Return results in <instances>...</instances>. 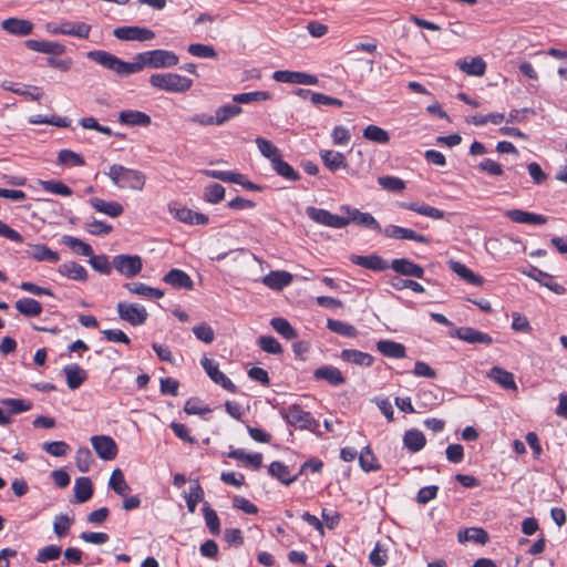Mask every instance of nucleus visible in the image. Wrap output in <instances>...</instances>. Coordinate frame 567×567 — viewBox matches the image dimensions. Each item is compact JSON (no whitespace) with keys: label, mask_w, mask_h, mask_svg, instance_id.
<instances>
[{"label":"nucleus","mask_w":567,"mask_h":567,"mask_svg":"<svg viewBox=\"0 0 567 567\" xmlns=\"http://www.w3.org/2000/svg\"><path fill=\"white\" fill-rule=\"evenodd\" d=\"M113 34L123 41H150L155 38V33L151 29L136 25L118 27L114 29Z\"/></svg>","instance_id":"obj_11"},{"label":"nucleus","mask_w":567,"mask_h":567,"mask_svg":"<svg viewBox=\"0 0 567 567\" xmlns=\"http://www.w3.org/2000/svg\"><path fill=\"white\" fill-rule=\"evenodd\" d=\"M113 267L124 277L132 278L143 268L142 258L137 255H117L113 257Z\"/></svg>","instance_id":"obj_8"},{"label":"nucleus","mask_w":567,"mask_h":567,"mask_svg":"<svg viewBox=\"0 0 567 567\" xmlns=\"http://www.w3.org/2000/svg\"><path fill=\"white\" fill-rule=\"evenodd\" d=\"M271 167L279 176L287 181L296 182L300 179L299 173L281 157L276 158L274 163H271Z\"/></svg>","instance_id":"obj_47"},{"label":"nucleus","mask_w":567,"mask_h":567,"mask_svg":"<svg viewBox=\"0 0 567 567\" xmlns=\"http://www.w3.org/2000/svg\"><path fill=\"white\" fill-rule=\"evenodd\" d=\"M200 174L205 175L206 177L219 179L225 183H234L241 185L244 188L248 190H256L260 192L262 188L261 186L246 179V177L237 172L231 171H218V169H202Z\"/></svg>","instance_id":"obj_7"},{"label":"nucleus","mask_w":567,"mask_h":567,"mask_svg":"<svg viewBox=\"0 0 567 567\" xmlns=\"http://www.w3.org/2000/svg\"><path fill=\"white\" fill-rule=\"evenodd\" d=\"M91 443L100 458L111 461L116 457L117 445L111 436L95 435L91 437Z\"/></svg>","instance_id":"obj_14"},{"label":"nucleus","mask_w":567,"mask_h":567,"mask_svg":"<svg viewBox=\"0 0 567 567\" xmlns=\"http://www.w3.org/2000/svg\"><path fill=\"white\" fill-rule=\"evenodd\" d=\"M255 143L264 157L274 163L276 158L281 157L279 148L269 140L257 137Z\"/></svg>","instance_id":"obj_51"},{"label":"nucleus","mask_w":567,"mask_h":567,"mask_svg":"<svg viewBox=\"0 0 567 567\" xmlns=\"http://www.w3.org/2000/svg\"><path fill=\"white\" fill-rule=\"evenodd\" d=\"M16 309L25 317H38L42 312V305L33 298H21L16 302Z\"/></svg>","instance_id":"obj_42"},{"label":"nucleus","mask_w":567,"mask_h":567,"mask_svg":"<svg viewBox=\"0 0 567 567\" xmlns=\"http://www.w3.org/2000/svg\"><path fill=\"white\" fill-rule=\"evenodd\" d=\"M62 548L58 545H49L38 550L35 560L40 564L55 560L60 557Z\"/></svg>","instance_id":"obj_63"},{"label":"nucleus","mask_w":567,"mask_h":567,"mask_svg":"<svg viewBox=\"0 0 567 567\" xmlns=\"http://www.w3.org/2000/svg\"><path fill=\"white\" fill-rule=\"evenodd\" d=\"M187 51L189 54L196 58L214 59L217 56V52L214 47L202 43L189 44Z\"/></svg>","instance_id":"obj_62"},{"label":"nucleus","mask_w":567,"mask_h":567,"mask_svg":"<svg viewBox=\"0 0 567 567\" xmlns=\"http://www.w3.org/2000/svg\"><path fill=\"white\" fill-rule=\"evenodd\" d=\"M203 515L205 518V523L209 532L217 536L220 533V522L216 514V512L209 506V504L205 503L203 506Z\"/></svg>","instance_id":"obj_58"},{"label":"nucleus","mask_w":567,"mask_h":567,"mask_svg":"<svg viewBox=\"0 0 567 567\" xmlns=\"http://www.w3.org/2000/svg\"><path fill=\"white\" fill-rule=\"evenodd\" d=\"M25 45L28 49L34 52L52 55H62L66 51L65 45L56 41H42L30 39L25 41Z\"/></svg>","instance_id":"obj_17"},{"label":"nucleus","mask_w":567,"mask_h":567,"mask_svg":"<svg viewBox=\"0 0 567 567\" xmlns=\"http://www.w3.org/2000/svg\"><path fill=\"white\" fill-rule=\"evenodd\" d=\"M150 84L164 92L185 93L193 86V80L177 73H155L150 76Z\"/></svg>","instance_id":"obj_3"},{"label":"nucleus","mask_w":567,"mask_h":567,"mask_svg":"<svg viewBox=\"0 0 567 567\" xmlns=\"http://www.w3.org/2000/svg\"><path fill=\"white\" fill-rule=\"evenodd\" d=\"M340 210L347 214L346 219L349 220V224L354 223L358 226L369 228L377 233L382 231L380 223L370 213L360 212L349 205L340 206Z\"/></svg>","instance_id":"obj_9"},{"label":"nucleus","mask_w":567,"mask_h":567,"mask_svg":"<svg viewBox=\"0 0 567 567\" xmlns=\"http://www.w3.org/2000/svg\"><path fill=\"white\" fill-rule=\"evenodd\" d=\"M381 233H383L385 237L393 239H408L422 244H429L430 241L426 236L419 234L413 229L396 225H388Z\"/></svg>","instance_id":"obj_15"},{"label":"nucleus","mask_w":567,"mask_h":567,"mask_svg":"<svg viewBox=\"0 0 567 567\" xmlns=\"http://www.w3.org/2000/svg\"><path fill=\"white\" fill-rule=\"evenodd\" d=\"M118 122L126 126H142L147 127L152 123L148 114L136 110H124L118 114Z\"/></svg>","instance_id":"obj_18"},{"label":"nucleus","mask_w":567,"mask_h":567,"mask_svg":"<svg viewBox=\"0 0 567 567\" xmlns=\"http://www.w3.org/2000/svg\"><path fill=\"white\" fill-rule=\"evenodd\" d=\"M62 243L68 246L71 250H73L74 252H78L82 256H85V257H91L93 255V249L92 247L84 243L83 240L76 238V237H73V236H63L62 238Z\"/></svg>","instance_id":"obj_53"},{"label":"nucleus","mask_w":567,"mask_h":567,"mask_svg":"<svg viewBox=\"0 0 567 567\" xmlns=\"http://www.w3.org/2000/svg\"><path fill=\"white\" fill-rule=\"evenodd\" d=\"M272 79L280 83L290 84H302V85H316L318 84V78L313 74L299 71L279 70L275 71Z\"/></svg>","instance_id":"obj_12"},{"label":"nucleus","mask_w":567,"mask_h":567,"mask_svg":"<svg viewBox=\"0 0 567 567\" xmlns=\"http://www.w3.org/2000/svg\"><path fill=\"white\" fill-rule=\"evenodd\" d=\"M200 364L213 382L231 393L237 392V386L227 375L219 371L217 362L204 355L200 360Z\"/></svg>","instance_id":"obj_10"},{"label":"nucleus","mask_w":567,"mask_h":567,"mask_svg":"<svg viewBox=\"0 0 567 567\" xmlns=\"http://www.w3.org/2000/svg\"><path fill=\"white\" fill-rule=\"evenodd\" d=\"M268 472L271 476L279 480L286 486H289L296 482L299 476V474L290 475L289 467L279 461L272 462L268 467Z\"/></svg>","instance_id":"obj_36"},{"label":"nucleus","mask_w":567,"mask_h":567,"mask_svg":"<svg viewBox=\"0 0 567 567\" xmlns=\"http://www.w3.org/2000/svg\"><path fill=\"white\" fill-rule=\"evenodd\" d=\"M62 34L72 35L80 39H87L91 32V25L84 22H61Z\"/></svg>","instance_id":"obj_39"},{"label":"nucleus","mask_w":567,"mask_h":567,"mask_svg":"<svg viewBox=\"0 0 567 567\" xmlns=\"http://www.w3.org/2000/svg\"><path fill=\"white\" fill-rule=\"evenodd\" d=\"M90 204L94 209L110 217H117L123 213V206L117 202H106L95 197L90 199Z\"/></svg>","instance_id":"obj_41"},{"label":"nucleus","mask_w":567,"mask_h":567,"mask_svg":"<svg viewBox=\"0 0 567 567\" xmlns=\"http://www.w3.org/2000/svg\"><path fill=\"white\" fill-rule=\"evenodd\" d=\"M449 267L461 279H463L464 281H466L470 285L480 287L484 284V278L482 276L475 274L473 270H471L468 267H466L464 264H462L460 261L450 260Z\"/></svg>","instance_id":"obj_24"},{"label":"nucleus","mask_w":567,"mask_h":567,"mask_svg":"<svg viewBox=\"0 0 567 567\" xmlns=\"http://www.w3.org/2000/svg\"><path fill=\"white\" fill-rule=\"evenodd\" d=\"M426 443L424 434L415 429L408 430L403 436L404 446L412 453L421 451Z\"/></svg>","instance_id":"obj_38"},{"label":"nucleus","mask_w":567,"mask_h":567,"mask_svg":"<svg viewBox=\"0 0 567 567\" xmlns=\"http://www.w3.org/2000/svg\"><path fill=\"white\" fill-rule=\"evenodd\" d=\"M457 65L464 73L474 76H482L486 70V63L480 56L473 58L471 61H458Z\"/></svg>","instance_id":"obj_44"},{"label":"nucleus","mask_w":567,"mask_h":567,"mask_svg":"<svg viewBox=\"0 0 567 567\" xmlns=\"http://www.w3.org/2000/svg\"><path fill=\"white\" fill-rule=\"evenodd\" d=\"M228 457L239 460L246 465H251L254 470H259L262 464V455L260 453L248 454L241 449L230 451Z\"/></svg>","instance_id":"obj_46"},{"label":"nucleus","mask_w":567,"mask_h":567,"mask_svg":"<svg viewBox=\"0 0 567 567\" xmlns=\"http://www.w3.org/2000/svg\"><path fill=\"white\" fill-rule=\"evenodd\" d=\"M320 157L323 165L331 172H337L348 166L342 153L332 150L320 151Z\"/></svg>","instance_id":"obj_30"},{"label":"nucleus","mask_w":567,"mask_h":567,"mask_svg":"<svg viewBox=\"0 0 567 567\" xmlns=\"http://www.w3.org/2000/svg\"><path fill=\"white\" fill-rule=\"evenodd\" d=\"M163 281L171 285L175 289H193L194 282L192 278L181 269H171L164 277Z\"/></svg>","instance_id":"obj_27"},{"label":"nucleus","mask_w":567,"mask_h":567,"mask_svg":"<svg viewBox=\"0 0 567 567\" xmlns=\"http://www.w3.org/2000/svg\"><path fill=\"white\" fill-rule=\"evenodd\" d=\"M73 523H74L73 517H70L65 514L56 515L53 520V532H54L55 536L58 538L65 537L69 534L70 528L72 527Z\"/></svg>","instance_id":"obj_54"},{"label":"nucleus","mask_w":567,"mask_h":567,"mask_svg":"<svg viewBox=\"0 0 567 567\" xmlns=\"http://www.w3.org/2000/svg\"><path fill=\"white\" fill-rule=\"evenodd\" d=\"M116 311L121 320L128 322L133 327L142 326L147 320L148 313L144 306L120 301Z\"/></svg>","instance_id":"obj_6"},{"label":"nucleus","mask_w":567,"mask_h":567,"mask_svg":"<svg viewBox=\"0 0 567 567\" xmlns=\"http://www.w3.org/2000/svg\"><path fill=\"white\" fill-rule=\"evenodd\" d=\"M505 215L517 224L543 225L547 221L546 217L543 215L522 209H509L506 210Z\"/></svg>","instance_id":"obj_22"},{"label":"nucleus","mask_w":567,"mask_h":567,"mask_svg":"<svg viewBox=\"0 0 567 567\" xmlns=\"http://www.w3.org/2000/svg\"><path fill=\"white\" fill-rule=\"evenodd\" d=\"M282 419L292 426H298L302 430H315L318 426V421L315 420L310 412L305 411L298 404H291L280 411Z\"/></svg>","instance_id":"obj_4"},{"label":"nucleus","mask_w":567,"mask_h":567,"mask_svg":"<svg viewBox=\"0 0 567 567\" xmlns=\"http://www.w3.org/2000/svg\"><path fill=\"white\" fill-rule=\"evenodd\" d=\"M487 377L496 382L504 390L517 391V384L514 379V374L499 367H493Z\"/></svg>","instance_id":"obj_25"},{"label":"nucleus","mask_w":567,"mask_h":567,"mask_svg":"<svg viewBox=\"0 0 567 567\" xmlns=\"http://www.w3.org/2000/svg\"><path fill=\"white\" fill-rule=\"evenodd\" d=\"M390 285L392 288H394L395 290H399V291L404 290V289H411L412 291H414L416 293H423L425 291L424 287L421 284H419L417 281L412 280V279H403L398 276L391 278Z\"/></svg>","instance_id":"obj_57"},{"label":"nucleus","mask_w":567,"mask_h":567,"mask_svg":"<svg viewBox=\"0 0 567 567\" xmlns=\"http://www.w3.org/2000/svg\"><path fill=\"white\" fill-rule=\"evenodd\" d=\"M257 344L267 353L281 354L284 352L281 344L271 336H260L257 339Z\"/></svg>","instance_id":"obj_61"},{"label":"nucleus","mask_w":567,"mask_h":567,"mask_svg":"<svg viewBox=\"0 0 567 567\" xmlns=\"http://www.w3.org/2000/svg\"><path fill=\"white\" fill-rule=\"evenodd\" d=\"M316 380H324L330 385L339 386L346 383V378L342 372L333 365H322L313 371Z\"/></svg>","instance_id":"obj_20"},{"label":"nucleus","mask_w":567,"mask_h":567,"mask_svg":"<svg viewBox=\"0 0 567 567\" xmlns=\"http://www.w3.org/2000/svg\"><path fill=\"white\" fill-rule=\"evenodd\" d=\"M458 542H474L476 544L484 545L488 540V534L485 529L480 527H472L466 529H461L457 534Z\"/></svg>","instance_id":"obj_43"},{"label":"nucleus","mask_w":567,"mask_h":567,"mask_svg":"<svg viewBox=\"0 0 567 567\" xmlns=\"http://www.w3.org/2000/svg\"><path fill=\"white\" fill-rule=\"evenodd\" d=\"M377 350L386 358L402 359L405 357V347L392 340H379L377 342Z\"/></svg>","instance_id":"obj_32"},{"label":"nucleus","mask_w":567,"mask_h":567,"mask_svg":"<svg viewBox=\"0 0 567 567\" xmlns=\"http://www.w3.org/2000/svg\"><path fill=\"white\" fill-rule=\"evenodd\" d=\"M389 268L401 276L415 277L419 279H422L424 276V268L408 258L393 259Z\"/></svg>","instance_id":"obj_16"},{"label":"nucleus","mask_w":567,"mask_h":567,"mask_svg":"<svg viewBox=\"0 0 567 567\" xmlns=\"http://www.w3.org/2000/svg\"><path fill=\"white\" fill-rule=\"evenodd\" d=\"M362 136L365 140L378 143V144H388L390 141L389 133L384 128L373 125V124L368 125L363 130Z\"/></svg>","instance_id":"obj_50"},{"label":"nucleus","mask_w":567,"mask_h":567,"mask_svg":"<svg viewBox=\"0 0 567 567\" xmlns=\"http://www.w3.org/2000/svg\"><path fill=\"white\" fill-rule=\"evenodd\" d=\"M270 326L277 333L287 340H293L298 337L296 329L282 317L272 318L270 320Z\"/></svg>","instance_id":"obj_45"},{"label":"nucleus","mask_w":567,"mask_h":567,"mask_svg":"<svg viewBox=\"0 0 567 567\" xmlns=\"http://www.w3.org/2000/svg\"><path fill=\"white\" fill-rule=\"evenodd\" d=\"M109 486L120 496H125L131 491V487L126 483L120 468H115L113 471L109 481Z\"/></svg>","instance_id":"obj_52"},{"label":"nucleus","mask_w":567,"mask_h":567,"mask_svg":"<svg viewBox=\"0 0 567 567\" xmlns=\"http://www.w3.org/2000/svg\"><path fill=\"white\" fill-rule=\"evenodd\" d=\"M454 336L471 344H491L493 342V338L489 334L471 327H461L456 329Z\"/></svg>","instance_id":"obj_19"},{"label":"nucleus","mask_w":567,"mask_h":567,"mask_svg":"<svg viewBox=\"0 0 567 567\" xmlns=\"http://www.w3.org/2000/svg\"><path fill=\"white\" fill-rule=\"evenodd\" d=\"M262 282L274 290H281L292 282V275L282 270L270 271L262 278Z\"/></svg>","instance_id":"obj_29"},{"label":"nucleus","mask_w":567,"mask_h":567,"mask_svg":"<svg viewBox=\"0 0 567 567\" xmlns=\"http://www.w3.org/2000/svg\"><path fill=\"white\" fill-rule=\"evenodd\" d=\"M204 498V489L196 482L193 486H190L189 494L186 496V504L189 513H195L196 506Z\"/></svg>","instance_id":"obj_64"},{"label":"nucleus","mask_w":567,"mask_h":567,"mask_svg":"<svg viewBox=\"0 0 567 567\" xmlns=\"http://www.w3.org/2000/svg\"><path fill=\"white\" fill-rule=\"evenodd\" d=\"M58 163L65 166H83L85 164L83 156L71 150L60 151Z\"/></svg>","instance_id":"obj_60"},{"label":"nucleus","mask_w":567,"mask_h":567,"mask_svg":"<svg viewBox=\"0 0 567 567\" xmlns=\"http://www.w3.org/2000/svg\"><path fill=\"white\" fill-rule=\"evenodd\" d=\"M87 59L120 76H127L143 71L145 68L166 69L178 64L179 58L173 52L163 49L145 51L134 55L132 62H126L116 55L104 51L94 50L86 53Z\"/></svg>","instance_id":"obj_1"},{"label":"nucleus","mask_w":567,"mask_h":567,"mask_svg":"<svg viewBox=\"0 0 567 567\" xmlns=\"http://www.w3.org/2000/svg\"><path fill=\"white\" fill-rule=\"evenodd\" d=\"M225 197V187L220 184L213 183L204 188L203 198L209 204H218Z\"/></svg>","instance_id":"obj_56"},{"label":"nucleus","mask_w":567,"mask_h":567,"mask_svg":"<svg viewBox=\"0 0 567 567\" xmlns=\"http://www.w3.org/2000/svg\"><path fill=\"white\" fill-rule=\"evenodd\" d=\"M399 205H400V207H402L404 209L415 212L420 215H423V216H426V217H430L433 219H442L444 217L443 210L432 207L426 204H420V203L414 202V203H400Z\"/></svg>","instance_id":"obj_37"},{"label":"nucleus","mask_w":567,"mask_h":567,"mask_svg":"<svg viewBox=\"0 0 567 567\" xmlns=\"http://www.w3.org/2000/svg\"><path fill=\"white\" fill-rule=\"evenodd\" d=\"M350 260L360 267H363L365 269H370L373 271H383L389 268V264L385 259L378 255H369V256H360V255H352L350 257Z\"/></svg>","instance_id":"obj_21"},{"label":"nucleus","mask_w":567,"mask_h":567,"mask_svg":"<svg viewBox=\"0 0 567 567\" xmlns=\"http://www.w3.org/2000/svg\"><path fill=\"white\" fill-rule=\"evenodd\" d=\"M528 277L538 281L542 286L548 288L550 291L557 295H564L566 292V288L557 284L554 280V277L536 267H533L532 270L527 274Z\"/></svg>","instance_id":"obj_26"},{"label":"nucleus","mask_w":567,"mask_h":567,"mask_svg":"<svg viewBox=\"0 0 567 567\" xmlns=\"http://www.w3.org/2000/svg\"><path fill=\"white\" fill-rule=\"evenodd\" d=\"M243 112V109L239 105H223L218 107L215 112V123L217 126H220L228 122L229 120L236 117Z\"/></svg>","instance_id":"obj_48"},{"label":"nucleus","mask_w":567,"mask_h":567,"mask_svg":"<svg viewBox=\"0 0 567 567\" xmlns=\"http://www.w3.org/2000/svg\"><path fill=\"white\" fill-rule=\"evenodd\" d=\"M123 287L131 293L138 295L148 299H161L164 297L163 290L150 287L143 282H126Z\"/></svg>","instance_id":"obj_35"},{"label":"nucleus","mask_w":567,"mask_h":567,"mask_svg":"<svg viewBox=\"0 0 567 567\" xmlns=\"http://www.w3.org/2000/svg\"><path fill=\"white\" fill-rule=\"evenodd\" d=\"M113 185L120 189H131L141 192L146 183V175L138 169L125 167L120 164H113L105 173Z\"/></svg>","instance_id":"obj_2"},{"label":"nucleus","mask_w":567,"mask_h":567,"mask_svg":"<svg viewBox=\"0 0 567 567\" xmlns=\"http://www.w3.org/2000/svg\"><path fill=\"white\" fill-rule=\"evenodd\" d=\"M340 358L348 363H352L359 367H371L374 362V359L371 354L355 350V349H344L340 352Z\"/></svg>","instance_id":"obj_28"},{"label":"nucleus","mask_w":567,"mask_h":567,"mask_svg":"<svg viewBox=\"0 0 567 567\" xmlns=\"http://www.w3.org/2000/svg\"><path fill=\"white\" fill-rule=\"evenodd\" d=\"M63 373L66 378V384L71 390L79 389L87 378L86 371L78 364L65 365Z\"/></svg>","instance_id":"obj_33"},{"label":"nucleus","mask_w":567,"mask_h":567,"mask_svg":"<svg viewBox=\"0 0 567 567\" xmlns=\"http://www.w3.org/2000/svg\"><path fill=\"white\" fill-rule=\"evenodd\" d=\"M1 27L10 34L24 37L29 35L33 30V24L29 20L9 18L1 22Z\"/></svg>","instance_id":"obj_23"},{"label":"nucleus","mask_w":567,"mask_h":567,"mask_svg":"<svg viewBox=\"0 0 567 567\" xmlns=\"http://www.w3.org/2000/svg\"><path fill=\"white\" fill-rule=\"evenodd\" d=\"M58 272L71 280L75 281H86L87 279V271L86 269L75 262V261H68L64 264H61L58 268Z\"/></svg>","instance_id":"obj_31"},{"label":"nucleus","mask_w":567,"mask_h":567,"mask_svg":"<svg viewBox=\"0 0 567 567\" xmlns=\"http://www.w3.org/2000/svg\"><path fill=\"white\" fill-rule=\"evenodd\" d=\"M74 497L76 503H85L93 495V485L89 477H79L74 483Z\"/></svg>","instance_id":"obj_40"},{"label":"nucleus","mask_w":567,"mask_h":567,"mask_svg":"<svg viewBox=\"0 0 567 567\" xmlns=\"http://www.w3.org/2000/svg\"><path fill=\"white\" fill-rule=\"evenodd\" d=\"M271 97L270 93L267 91H255L247 93H239L233 96V102L237 104H249L252 102L266 101Z\"/></svg>","instance_id":"obj_55"},{"label":"nucleus","mask_w":567,"mask_h":567,"mask_svg":"<svg viewBox=\"0 0 567 567\" xmlns=\"http://www.w3.org/2000/svg\"><path fill=\"white\" fill-rule=\"evenodd\" d=\"M359 464L364 472L378 471L380 465L370 446H364L359 455Z\"/></svg>","instance_id":"obj_59"},{"label":"nucleus","mask_w":567,"mask_h":567,"mask_svg":"<svg viewBox=\"0 0 567 567\" xmlns=\"http://www.w3.org/2000/svg\"><path fill=\"white\" fill-rule=\"evenodd\" d=\"M168 209L177 220L188 225H206L209 220L207 215L193 212L192 209L181 206L177 203L169 204Z\"/></svg>","instance_id":"obj_13"},{"label":"nucleus","mask_w":567,"mask_h":567,"mask_svg":"<svg viewBox=\"0 0 567 567\" xmlns=\"http://www.w3.org/2000/svg\"><path fill=\"white\" fill-rule=\"evenodd\" d=\"M31 250L27 251L28 256L37 261H48L55 264L60 260V256L56 251L49 248L47 245L37 244L30 245Z\"/></svg>","instance_id":"obj_34"},{"label":"nucleus","mask_w":567,"mask_h":567,"mask_svg":"<svg viewBox=\"0 0 567 567\" xmlns=\"http://www.w3.org/2000/svg\"><path fill=\"white\" fill-rule=\"evenodd\" d=\"M306 214L312 221L330 228L341 229L349 225L346 217L332 214L323 208L309 206L306 208Z\"/></svg>","instance_id":"obj_5"},{"label":"nucleus","mask_w":567,"mask_h":567,"mask_svg":"<svg viewBox=\"0 0 567 567\" xmlns=\"http://www.w3.org/2000/svg\"><path fill=\"white\" fill-rule=\"evenodd\" d=\"M327 328L337 334L348 338H355L358 334L354 326L341 320L328 319Z\"/></svg>","instance_id":"obj_49"}]
</instances>
